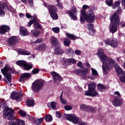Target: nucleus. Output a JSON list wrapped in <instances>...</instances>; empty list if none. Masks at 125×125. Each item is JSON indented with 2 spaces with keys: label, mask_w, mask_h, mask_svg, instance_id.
Wrapping results in <instances>:
<instances>
[{
  "label": "nucleus",
  "mask_w": 125,
  "mask_h": 125,
  "mask_svg": "<svg viewBox=\"0 0 125 125\" xmlns=\"http://www.w3.org/2000/svg\"><path fill=\"white\" fill-rule=\"evenodd\" d=\"M96 55L98 56L102 62L103 73L106 75L108 73V71L110 70V68L115 66V60L106 56L103 52V49H99Z\"/></svg>",
  "instance_id": "1"
},
{
  "label": "nucleus",
  "mask_w": 125,
  "mask_h": 125,
  "mask_svg": "<svg viewBox=\"0 0 125 125\" xmlns=\"http://www.w3.org/2000/svg\"><path fill=\"white\" fill-rule=\"evenodd\" d=\"M2 109L3 110V115L5 116V119H7L9 121L13 120V121H15L16 123L18 125H25V122L24 121L14 117L13 115L15 114V112H14L13 109L5 105L2 106Z\"/></svg>",
  "instance_id": "2"
},
{
  "label": "nucleus",
  "mask_w": 125,
  "mask_h": 125,
  "mask_svg": "<svg viewBox=\"0 0 125 125\" xmlns=\"http://www.w3.org/2000/svg\"><path fill=\"white\" fill-rule=\"evenodd\" d=\"M109 19L111 21L109 25V31L114 34V33H116L119 26H120V17L118 16L117 14L115 13L110 16Z\"/></svg>",
  "instance_id": "3"
},
{
  "label": "nucleus",
  "mask_w": 125,
  "mask_h": 125,
  "mask_svg": "<svg viewBox=\"0 0 125 125\" xmlns=\"http://www.w3.org/2000/svg\"><path fill=\"white\" fill-rule=\"evenodd\" d=\"M88 90L85 93L86 96H91V97H95L98 96V92L96 91V84L94 83H91L88 84Z\"/></svg>",
  "instance_id": "4"
},
{
  "label": "nucleus",
  "mask_w": 125,
  "mask_h": 125,
  "mask_svg": "<svg viewBox=\"0 0 125 125\" xmlns=\"http://www.w3.org/2000/svg\"><path fill=\"white\" fill-rule=\"evenodd\" d=\"M43 4L45 7L48 8L52 19L53 20H57L58 19V15L56 13V11H57L56 7L51 5H48L45 2H43Z\"/></svg>",
  "instance_id": "5"
},
{
  "label": "nucleus",
  "mask_w": 125,
  "mask_h": 125,
  "mask_svg": "<svg viewBox=\"0 0 125 125\" xmlns=\"http://www.w3.org/2000/svg\"><path fill=\"white\" fill-rule=\"evenodd\" d=\"M1 71L8 82L11 83V74L10 73L12 72V69L9 68L8 65H6L3 68L1 69Z\"/></svg>",
  "instance_id": "6"
},
{
  "label": "nucleus",
  "mask_w": 125,
  "mask_h": 125,
  "mask_svg": "<svg viewBox=\"0 0 125 125\" xmlns=\"http://www.w3.org/2000/svg\"><path fill=\"white\" fill-rule=\"evenodd\" d=\"M115 69H116V72L118 75H121L122 76L120 77V80L122 83H125V71H123V69L120 67L118 64H115L114 65Z\"/></svg>",
  "instance_id": "7"
},
{
  "label": "nucleus",
  "mask_w": 125,
  "mask_h": 125,
  "mask_svg": "<svg viewBox=\"0 0 125 125\" xmlns=\"http://www.w3.org/2000/svg\"><path fill=\"white\" fill-rule=\"evenodd\" d=\"M43 85V82L41 81H36L32 84V89L36 92L40 91L42 88V86Z\"/></svg>",
  "instance_id": "8"
},
{
  "label": "nucleus",
  "mask_w": 125,
  "mask_h": 125,
  "mask_svg": "<svg viewBox=\"0 0 125 125\" xmlns=\"http://www.w3.org/2000/svg\"><path fill=\"white\" fill-rule=\"evenodd\" d=\"M16 64L19 66L24 67V70H31V69H32L34 66L32 63H27V62L24 61H17Z\"/></svg>",
  "instance_id": "9"
},
{
  "label": "nucleus",
  "mask_w": 125,
  "mask_h": 125,
  "mask_svg": "<svg viewBox=\"0 0 125 125\" xmlns=\"http://www.w3.org/2000/svg\"><path fill=\"white\" fill-rule=\"evenodd\" d=\"M87 23H93L95 21V15L92 11H89L86 13L85 18Z\"/></svg>",
  "instance_id": "10"
},
{
  "label": "nucleus",
  "mask_w": 125,
  "mask_h": 125,
  "mask_svg": "<svg viewBox=\"0 0 125 125\" xmlns=\"http://www.w3.org/2000/svg\"><path fill=\"white\" fill-rule=\"evenodd\" d=\"M64 118L68 121L77 125L79 123V118L75 114H64Z\"/></svg>",
  "instance_id": "11"
},
{
  "label": "nucleus",
  "mask_w": 125,
  "mask_h": 125,
  "mask_svg": "<svg viewBox=\"0 0 125 125\" xmlns=\"http://www.w3.org/2000/svg\"><path fill=\"white\" fill-rule=\"evenodd\" d=\"M78 12V10H77V8L75 6H73L70 11H67L66 13L69 14L70 18L72 19V20H77V14Z\"/></svg>",
  "instance_id": "12"
},
{
  "label": "nucleus",
  "mask_w": 125,
  "mask_h": 125,
  "mask_svg": "<svg viewBox=\"0 0 125 125\" xmlns=\"http://www.w3.org/2000/svg\"><path fill=\"white\" fill-rule=\"evenodd\" d=\"M104 42L105 44H109V45H110L112 47H117L119 45V44L118 43V42L117 41V39L115 38L107 39L104 41Z\"/></svg>",
  "instance_id": "13"
},
{
  "label": "nucleus",
  "mask_w": 125,
  "mask_h": 125,
  "mask_svg": "<svg viewBox=\"0 0 125 125\" xmlns=\"http://www.w3.org/2000/svg\"><path fill=\"white\" fill-rule=\"evenodd\" d=\"M11 98L13 100H17V101H21V94L19 92H13L11 95Z\"/></svg>",
  "instance_id": "14"
},
{
  "label": "nucleus",
  "mask_w": 125,
  "mask_h": 125,
  "mask_svg": "<svg viewBox=\"0 0 125 125\" xmlns=\"http://www.w3.org/2000/svg\"><path fill=\"white\" fill-rule=\"evenodd\" d=\"M124 100L122 98H114L112 102V104L115 107H119L123 105Z\"/></svg>",
  "instance_id": "15"
},
{
  "label": "nucleus",
  "mask_w": 125,
  "mask_h": 125,
  "mask_svg": "<svg viewBox=\"0 0 125 125\" xmlns=\"http://www.w3.org/2000/svg\"><path fill=\"white\" fill-rule=\"evenodd\" d=\"M5 10H7L8 9V7L7 4L5 3H2L0 2V16H3L5 13L4 12Z\"/></svg>",
  "instance_id": "16"
},
{
  "label": "nucleus",
  "mask_w": 125,
  "mask_h": 125,
  "mask_svg": "<svg viewBox=\"0 0 125 125\" xmlns=\"http://www.w3.org/2000/svg\"><path fill=\"white\" fill-rule=\"evenodd\" d=\"M51 75L53 77V79L54 83H57V82H61L62 81V78L58 74V73L55 72H52Z\"/></svg>",
  "instance_id": "17"
},
{
  "label": "nucleus",
  "mask_w": 125,
  "mask_h": 125,
  "mask_svg": "<svg viewBox=\"0 0 125 125\" xmlns=\"http://www.w3.org/2000/svg\"><path fill=\"white\" fill-rule=\"evenodd\" d=\"M31 74L29 73H24L23 74H21V75L20 78L19 79V82H23V81H26L27 79H29V78H31Z\"/></svg>",
  "instance_id": "18"
},
{
  "label": "nucleus",
  "mask_w": 125,
  "mask_h": 125,
  "mask_svg": "<svg viewBox=\"0 0 125 125\" xmlns=\"http://www.w3.org/2000/svg\"><path fill=\"white\" fill-rule=\"evenodd\" d=\"M8 42L10 45H12L18 42V38L16 36H11L8 40Z\"/></svg>",
  "instance_id": "19"
},
{
  "label": "nucleus",
  "mask_w": 125,
  "mask_h": 125,
  "mask_svg": "<svg viewBox=\"0 0 125 125\" xmlns=\"http://www.w3.org/2000/svg\"><path fill=\"white\" fill-rule=\"evenodd\" d=\"M76 62L74 58L66 59L64 60L63 64L65 66H69L70 64H75Z\"/></svg>",
  "instance_id": "20"
},
{
  "label": "nucleus",
  "mask_w": 125,
  "mask_h": 125,
  "mask_svg": "<svg viewBox=\"0 0 125 125\" xmlns=\"http://www.w3.org/2000/svg\"><path fill=\"white\" fill-rule=\"evenodd\" d=\"M10 30V28L7 25H3L0 27V35H4L6 32H8Z\"/></svg>",
  "instance_id": "21"
},
{
  "label": "nucleus",
  "mask_w": 125,
  "mask_h": 125,
  "mask_svg": "<svg viewBox=\"0 0 125 125\" xmlns=\"http://www.w3.org/2000/svg\"><path fill=\"white\" fill-rule=\"evenodd\" d=\"M80 72L81 74V77H83V78H86V75L88 74V69L83 67L80 69Z\"/></svg>",
  "instance_id": "22"
},
{
  "label": "nucleus",
  "mask_w": 125,
  "mask_h": 125,
  "mask_svg": "<svg viewBox=\"0 0 125 125\" xmlns=\"http://www.w3.org/2000/svg\"><path fill=\"white\" fill-rule=\"evenodd\" d=\"M20 34L24 37L29 35V32L24 27L21 26L20 27Z\"/></svg>",
  "instance_id": "23"
},
{
  "label": "nucleus",
  "mask_w": 125,
  "mask_h": 125,
  "mask_svg": "<svg viewBox=\"0 0 125 125\" xmlns=\"http://www.w3.org/2000/svg\"><path fill=\"white\" fill-rule=\"evenodd\" d=\"M47 107L49 109H53V110H55L56 109V102H51L47 104Z\"/></svg>",
  "instance_id": "24"
},
{
  "label": "nucleus",
  "mask_w": 125,
  "mask_h": 125,
  "mask_svg": "<svg viewBox=\"0 0 125 125\" xmlns=\"http://www.w3.org/2000/svg\"><path fill=\"white\" fill-rule=\"evenodd\" d=\"M50 42L52 43V45L54 46H56V45H58L59 42L58 40L56 39V38L54 37H52L50 39Z\"/></svg>",
  "instance_id": "25"
},
{
  "label": "nucleus",
  "mask_w": 125,
  "mask_h": 125,
  "mask_svg": "<svg viewBox=\"0 0 125 125\" xmlns=\"http://www.w3.org/2000/svg\"><path fill=\"white\" fill-rule=\"evenodd\" d=\"M19 53L21 55H31V53L30 52L23 49L19 50Z\"/></svg>",
  "instance_id": "26"
},
{
  "label": "nucleus",
  "mask_w": 125,
  "mask_h": 125,
  "mask_svg": "<svg viewBox=\"0 0 125 125\" xmlns=\"http://www.w3.org/2000/svg\"><path fill=\"white\" fill-rule=\"evenodd\" d=\"M46 48V45L44 43H42L37 47L36 49L37 50H44Z\"/></svg>",
  "instance_id": "27"
},
{
  "label": "nucleus",
  "mask_w": 125,
  "mask_h": 125,
  "mask_svg": "<svg viewBox=\"0 0 125 125\" xmlns=\"http://www.w3.org/2000/svg\"><path fill=\"white\" fill-rule=\"evenodd\" d=\"M55 54H63V50L60 47H57L54 50Z\"/></svg>",
  "instance_id": "28"
},
{
  "label": "nucleus",
  "mask_w": 125,
  "mask_h": 125,
  "mask_svg": "<svg viewBox=\"0 0 125 125\" xmlns=\"http://www.w3.org/2000/svg\"><path fill=\"white\" fill-rule=\"evenodd\" d=\"M66 36L67 38L70 39V40H72V41H76L77 39H79V38L75 36L74 35L69 33H66Z\"/></svg>",
  "instance_id": "29"
},
{
  "label": "nucleus",
  "mask_w": 125,
  "mask_h": 125,
  "mask_svg": "<svg viewBox=\"0 0 125 125\" xmlns=\"http://www.w3.org/2000/svg\"><path fill=\"white\" fill-rule=\"evenodd\" d=\"M80 107L81 110L82 111H85L86 112H87L88 111V109H89V106L85 104H81Z\"/></svg>",
  "instance_id": "30"
},
{
  "label": "nucleus",
  "mask_w": 125,
  "mask_h": 125,
  "mask_svg": "<svg viewBox=\"0 0 125 125\" xmlns=\"http://www.w3.org/2000/svg\"><path fill=\"white\" fill-rule=\"evenodd\" d=\"M66 52L67 54L70 55V56H73V54H74V50L71 48L66 49Z\"/></svg>",
  "instance_id": "31"
},
{
  "label": "nucleus",
  "mask_w": 125,
  "mask_h": 125,
  "mask_svg": "<svg viewBox=\"0 0 125 125\" xmlns=\"http://www.w3.org/2000/svg\"><path fill=\"white\" fill-rule=\"evenodd\" d=\"M97 88L101 91H103V90H105L106 89V87H105V86L101 84H98Z\"/></svg>",
  "instance_id": "32"
},
{
  "label": "nucleus",
  "mask_w": 125,
  "mask_h": 125,
  "mask_svg": "<svg viewBox=\"0 0 125 125\" xmlns=\"http://www.w3.org/2000/svg\"><path fill=\"white\" fill-rule=\"evenodd\" d=\"M63 43L65 46H69L70 45V44L71 43V42L69 39L67 38H64L63 41Z\"/></svg>",
  "instance_id": "33"
},
{
  "label": "nucleus",
  "mask_w": 125,
  "mask_h": 125,
  "mask_svg": "<svg viewBox=\"0 0 125 125\" xmlns=\"http://www.w3.org/2000/svg\"><path fill=\"white\" fill-rule=\"evenodd\" d=\"M113 95L114 96V98H116V97L117 98H122V96L119 91H115Z\"/></svg>",
  "instance_id": "34"
},
{
  "label": "nucleus",
  "mask_w": 125,
  "mask_h": 125,
  "mask_svg": "<svg viewBox=\"0 0 125 125\" xmlns=\"http://www.w3.org/2000/svg\"><path fill=\"white\" fill-rule=\"evenodd\" d=\"M27 106H34V102L33 100H27Z\"/></svg>",
  "instance_id": "35"
},
{
  "label": "nucleus",
  "mask_w": 125,
  "mask_h": 125,
  "mask_svg": "<svg viewBox=\"0 0 125 125\" xmlns=\"http://www.w3.org/2000/svg\"><path fill=\"white\" fill-rule=\"evenodd\" d=\"M34 29H41L42 28L41 24H40V23H39V22H37V21L34 22Z\"/></svg>",
  "instance_id": "36"
},
{
  "label": "nucleus",
  "mask_w": 125,
  "mask_h": 125,
  "mask_svg": "<svg viewBox=\"0 0 125 125\" xmlns=\"http://www.w3.org/2000/svg\"><path fill=\"white\" fill-rule=\"evenodd\" d=\"M45 119L47 122H51L52 121V116L49 114L46 115L45 117Z\"/></svg>",
  "instance_id": "37"
},
{
  "label": "nucleus",
  "mask_w": 125,
  "mask_h": 125,
  "mask_svg": "<svg viewBox=\"0 0 125 125\" xmlns=\"http://www.w3.org/2000/svg\"><path fill=\"white\" fill-rule=\"evenodd\" d=\"M44 119V118H43V117L40 119H36L35 123H36V125H40V124H42Z\"/></svg>",
  "instance_id": "38"
},
{
  "label": "nucleus",
  "mask_w": 125,
  "mask_h": 125,
  "mask_svg": "<svg viewBox=\"0 0 125 125\" xmlns=\"http://www.w3.org/2000/svg\"><path fill=\"white\" fill-rule=\"evenodd\" d=\"M52 31H53L54 33H56V34H58L60 31V28L58 27H53L52 28Z\"/></svg>",
  "instance_id": "39"
},
{
  "label": "nucleus",
  "mask_w": 125,
  "mask_h": 125,
  "mask_svg": "<svg viewBox=\"0 0 125 125\" xmlns=\"http://www.w3.org/2000/svg\"><path fill=\"white\" fill-rule=\"evenodd\" d=\"M31 34H32L33 36L37 37V36H39V35H40V31L32 30H31Z\"/></svg>",
  "instance_id": "40"
},
{
  "label": "nucleus",
  "mask_w": 125,
  "mask_h": 125,
  "mask_svg": "<svg viewBox=\"0 0 125 125\" xmlns=\"http://www.w3.org/2000/svg\"><path fill=\"white\" fill-rule=\"evenodd\" d=\"M19 113L21 117H26L27 116V113L22 110H20Z\"/></svg>",
  "instance_id": "41"
},
{
  "label": "nucleus",
  "mask_w": 125,
  "mask_h": 125,
  "mask_svg": "<svg viewBox=\"0 0 125 125\" xmlns=\"http://www.w3.org/2000/svg\"><path fill=\"white\" fill-rule=\"evenodd\" d=\"M34 22H37V18H34L32 21H30L28 22L27 26L31 27V26L32 25V24H33V23H34Z\"/></svg>",
  "instance_id": "42"
},
{
  "label": "nucleus",
  "mask_w": 125,
  "mask_h": 125,
  "mask_svg": "<svg viewBox=\"0 0 125 125\" xmlns=\"http://www.w3.org/2000/svg\"><path fill=\"white\" fill-rule=\"evenodd\" d=\"M91 71L93 76H98V72L95 69L91 68Z\"/></svg>",
  "instance_id": "43"
},
{
  "label": "nucleus",
  "mask_w": 125,
  "mask_h": 125,
  "mask_svg": "<svg viewBox=\"0 0 125 125\" xmlns=\"http://www.w3.org/2000/svg\"><path fill=\"white\" fill-rule=\"evenodd\" d=\"M105 2L108 6H111L113 4V0H106Z\"/></svg>",
  "instance_id": "44"
},
{
  "label": "nucleus",
  "mask_w": 125,
  "mask_h": 125,
  "mask_svg": "<svg viewBox=\"0 0 125 125\" xmlns=\"http://www.w3.org/2000/svg\"><path fill=\"white\" fill-rule=\"evenodd\" d=\"M120 6V2L116 1L115 2L114 5L112 6V8L115 9V8H117V7H119Z\"/></svg>",
  "instance_id": "45"
},
{
  "label": "nucleus",
  "mask_w": 125,
  "mask_h": 125,
  "mask_svg": "<svg viewBox=\"0 0 125 125\" xmlns=\"http://www.w3.org/2000/svg\"><path fill=\"white\" fill-rule=\"evenodd\" d=\"M122 13V8L118 7L117 11L115 12L113 14H115V13H116V14H117V16H118L119 17V14H120V13Z\"/></svg>",
  "instance_id": "46"
},
{
  "label": "nucleus",
  "mask_w": 125,
  "mask_h": 125,
  "mask_svg": "<svg viewBox=\"0 0 125 125\" xmlns=\"http://www.w3.org/2000/svg\"><path fill=\"white\" fill-rule=\"evenodd\" d=\"M10 11L12 12V13H16V10L14 9L13 7L10 6L9 8L8 7V9Z\"/></svg>",
  "instance_id": "47"
},
{
  "label": "nucleus",
  "mask_w": 125,
  "mask_h": 125,
  "mask_svg": "<svg viewBox=\"0 0 125 125\" xmlns=\"http://www.w3.org/2000/svg\"><path fill=\"white\" fill-rule=\"evenodd\" d=\"M43 42V39H38L35 42H33V43H40V42Z\"/></svg>",
  "instance_id": "48"
},
{
  "label": "nucleus",
  "mask_w": 125,
  "mask_h": 125,
  "mask_svg": "<svg viewBox=\"0 0 125 125\" xmlns=\"http://www.w3.org/2000/svg\"><path fill=\"white\" fill-rule=\"evenodd\" d=\"M87 27L88 30H89V31H90L91 30H92V29H93V24H87Z\"/></svg>",
  "instance_id": "49"
},
{
  "label": "nucleus",
  "mask_w": 125,
  "mask_h": 125,
  "mask_svg": "<svg viewBox=\"0 0 125 125\" xmlns=\"http://www.w3.org/2000/svg\"><path fill=\"white\" fill-rule=\"evenodd\" d=\"M64 109L66 111H69L70 110H72L73 108L72 107V106H71V105H65L64 106Z\"/></svg>",
  "instance_id": "50"
},
{
  "label": "nucleus",
  "mask_w": 125,
  "mask_h": 125,
  "mask_svg": "<svg viewBox=\"0 0 125 125\" xmlns=\"http://www.w3.org/2000/svg\"><path fill=\"white\" fill-rule=\"evenodd\" d=\"M87 112H91L94 113L95 112V109L91 106H89L88 110Z\"/></svg>",
  "instance_id": "51"
},
{
  "label": "nucleus",
  "mask_w": 125,
  "mask_h": 125,
  "mask_svg": "<svg viewBox=\"0 0 125 125\" xmlns=\"http://www.w3.org/2000/svg\"><path fill=\"white\" fill-rule=\"evenodd\" d=\"M40 72V69H38V68H34L32 71V73H33V74H34V75L36 74H38V73H39Z\"/></svg>",
  "instance_id": "52"
},
{
  "label": "nucleus",
  "mask_w": 125,
  "mask_h": 125,
  "mask_svg": "<svg viewBox=\"0 0 125 125\" xmlns=\"http://www.w3.org/2000/svg\"><path fill=\"white\" fill-rule=\"evenodd\" d=\"M60 101L62 104H67V101L63 99V98H61Z\"/></svg>",
  "instance_id": "53"
},
{
  "label": "nucleus",
  "mask_w": 125,
  "mask_h": 125,
  "mask_svg": "<svg viewBox=\"0 0 125 125\" xmlns=\"http://www.w3.org/2000/svg\"><path fill=\"white\" fill-rule=\"evenodd\" d=\"M5 104V101L3 99L0 100V107Z\"/></svg>",
  "instance_id": "54"
},
{
  "label": "nucleus",
  "mask_w": 125,
  "mask_h": 125,
  "mask_svg": "<svg viewBox=\"0 0 125 125\" xmlns=\"http://www.w3.org/2000/svg\"><path fill=\"white\" fill-rule=\"evenodd\" d=\"M80 22L81 24H84V17L80 16Z\"/></svg>",
  "instance_id": "55"
},
{
  "label": "nucleus",
  "mask_w": 125,
  "mask_h": 125,
  "mask_svg": "<svg viewBox=\"0 0 125 125\" xmlns=\"http://www.w3.org/2000/svg\"><path fill=\"white\" fill-rule=\"evenodd\" d=\"M56 116L57 118H58V119H60V118H61V113H60V112L59 111H57L56 112Z\"/></svg>",
  "instance_id": "56"
},
{
  "label": "nucleus",
  "mask_w": 125,
  "mask_h": 125,
  "mask_svg": "<svg viewBox=\"0 0 125 125\" xmlns=\"http://www.w3.org/2000/svg\"><path fill=\"white\" fill-rule=\"evenodd\" d=\"M82 16V17H84V19H85V16H86V14H85V11L84 10H82L81 12Z\"/></svg>",
  "instance_id": "57"
},
{
  "label": "nucleus",
  "mask_w": 125,
  "mask_h": 125,
  "mask_svg": "<svg viewBox=\"0 0 125 125\" xmlns=\"http://www.w3.org/2000/svg\"><path fill=\"white\" fill-rule=\"evenodd\" d=\"M77 66L81 68H83V62H78L77 63Z\"/></svg>",
  "instance_id": "58"
},
{
  "label": "nucleus",
  "mask_w": 125,
  "mask_h": 125,
  "mask_svg": "<svg viewBox=\"0 0 125 125\" xmlns=\"http://www.w3.org/2000/svg\"><path fill=\"white\" fill-rule=\"evenodd\" d=\"M57 1L58 2V6L60 7V8H62V5L60 2V1L59 0H57Z\"/></svg>",
  "instance_id": "59"
},
{
  "label": "nucleus",
  "mask_w": 125,
  "mask_h": 125,
  "mask_svg": "<svg viewBox=\"0 0 125 125\" xmlns=\"http://www.w3.org/2000/svg\"><path fill=\"white\" fill-rule=\"evenodd\" d=\"M75 53L76 55H81V52L80 50H76L75 51Z\"/></svg>",
  "instance_id": "60"
},
{
  "label": "nucleus",
  "mask_w": 125,
  "mask_h": 125,
  "mask_svg": "<svg viewBox=\"0 0 125 125\" xmlns=\"http://www.w3.org/2000/svg\"><path fill=\"white\" fill-rule=\"evenodd\" d=\"M85 65L87 68H90V64H89V63H88V62H86L85 63Z\"/></svg>",
  "instance_id": "61"
},
{
  "label": "nucleus",
  "mask_w": 125,
  "mask_h": 125,
  "mask_svg": "<svg viewBox=\"0 0 125 125\" xmlns=\"http://www.w3.org/2000/svg\"><path fill=\"white\" fill-rule=\"evenodd\" d=\"M74 73H75V74H76L77 75H79V74L81 73V72L80 71V70H75L74 71Z\"/></svg>",
  "instance_id": "62"
},
{
  "label": "nucleus",
  "mask_w": 125,
  "mask_h": 125,
  "mask_svg": "<svg viewBox=\"0 0 125 125\" xmlns=\"http://www.w3.org/2000/svg\"><path fill=\"white\" fill-rule=\"evenodd\" d=\"M83 9H86L88 8V6H87L86 5H83Z\"/></svg>",
  "instance_id": "63"
},
{
  "label": "nucleus",
  "mask_w": 125,
  "mask_h": 125,
  "mask_svg": "<svg viewBox=\"0 0 125 125\" xmlns=\"http://www.w3.org/2000/svg\"><path fill=\"white\" fill-rule=\"evenodd\" d=\"M79 125H85V123L84 122H80L78 123Z\"/></svg>",
  "instance_id": "64"
}]
</instances>
